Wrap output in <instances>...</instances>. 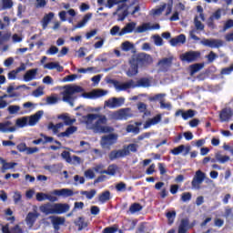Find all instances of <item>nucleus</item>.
Wrapping results in <instances>:
<instances>
[{"label":"nucleus","instance_id":"obj_13","mask_svg":"<svg viewBox=\"0 0 233 233\" xmlns=\"http://www.w3.org/2000/svg\"><path fill=\"white\" fill-rule=\"evenodd\" d=\"M233 112L229 107L223 108L219 113V120L220 123H228L230 119H232Z\"/></svg>","mask_w":233,"mask_h":233},{"label":"nucleus","instance_id":"obj_6","mask_svg":"<svg viewBox=\"0 0 233 233\" xmlns=\"http://www.w3.org/2000/svg\"><path fill=\"white\" fill-rule=\"evenodd\" d=\"M116 143H117V135L111 133L102 137L100 145L102 148L110 150L111 147L116 145Z\"/></svg>","mask_w":233,"mask_h":233},{"label":"nucleus","instance_id":"obj_41","mask_svg":"<svg viewBox=\"0 0 233 233\" xmlns=\"http://www.w3.org/2000/svg\"><path fill=\"white\" fill-rule=\"evenodd\" d=\"M141 210H143V206H141V204L139 203H133L129 207V212L131 214H136V212H141Z\"/></svg>","mask_w":233,"mask_h":233},{"label":"nucleus","instance_id":"obj_42","mask_svg":"<svg viewBox=\"0 0 233 233\" xmlns=\"http://www.w3.org/2000/svg\"><path fill=\"white\" fill-rule=\"evenodd\" d=\"M81 196H86V199H94L97 191L96 189H91L90 191H80Z\"/></svg>","mask_w":233,"mask_h":233},{"label":"nucleus","instance_id":"obj_44","mask_svg":"<svg viewBox=\"0 0 233 233\" xmlns=\"http://www.w3.org/2000/svg\"><path fill=\"white\" fill-rule=\"evenodd\" d=\"M187 227H188V220L187 219H182L180 222V225L178 227V232L177 233H187Z\"/></svg>","mask_w":233,"mask_h":233},{"label":"nucleus","instance_id":"obj_45","mask_svg":"<svg viewBox=\"0 0 233 233\" xmlns=\"http://www.w3.org/2000/svg\"><path fill=\"white\" fill-rule=\"evenodd\" d=\"M14 6V2L12 0H2V9L10 10Z\"/></svg>","mask_w":233,"mask_h":233},{"label":"nucleus","instance_id":"obj_4","mask_svg":"<svg viewBox=\"0 0 233 233\" xmlns=\"http://www.w3.org/2000/svg\"><path fill=\"white\" fill-rule=\"evenodd\" d=\"M106 123H108L106 116L105 115H99L98 119L93 125V130H95V132H98L99 134H110V132H114V128L111 127L103 126L106 125Z\"/></svg>","mask_w":233,"mask_h":233},{"label":"nucleus","instance_id":"obj_46","mask_svg":"<svg viewBox=\"0 0 233 233\" xmlns=\"http://www.w3.org/2000/svg\"><path fill=\"white\" fill-rule=\"evenodd\" d=\"M166 217L167 218L168 225H172L176 219V211H168Z\"/></svg>","mask_w":233,"mask_h":233},{"label":"nucleus","instance_id":"obj_10","mask_svg":"<svg viewBox=\"0 0 233 233\" xmlns=\"http://www.w3.org/2000/svg\"><path fill=\"white\" fill-rule=\"evenodd\" d=\"M205 177H206L205 173H203V171L201 170H198L191 181L192 188H196L197 190H199V188H201V184L203 183V181H205Z\"/></svg>","mask_w":233,"mask_h":233},{"label":"nucleus","instance_id":"obj_34","mask_svg":"<svg viewBox=\"0 0 233 233\" xmlns=\"http://www.w3.org/2000/svg\"><path fill=\"white\" fill-rule=\"evenodd\" d=\"M118 117L120 119H128V117H132V114L130 113V108H123L118 111Z\"/></svg>","mask_w":233,"mask_h":233},{"label":"nucleus","instance_id":"obj_3","mask_svg":"<svg viewBox=\"0 0 233 233\" xmlns=\"http://www.w3.org/2000/svg\"><path fill=\"white\" fill-rule=\"evenodd\" d=\"M59 119H63L64 121L63 125H66V127H67L66 131L59 133L57 135V137H70L72 134H75V132H77V127L72 126L76 122L75 118H71L66 115H61L59 116Z\"/></svg>","mask_w":233,"mask_h":233},{"label":"nucleus","instance_id":"obj_19","mask_svg":"<svg viewBox=\"0 0 233 233\" xmlns=\"http://www.w3.org/2000/svg\"><path fill=\"white\" fill-rule=\"evenodd\" d=\"M0 163L2 165L1 170L3 174H5L6 170H12V168H15V167H17L16 162H6L3 157H0Z\"/></svg>","mask_w":233,"mask_h":233},{"label":"nucleus","instance_id":"obj_8","mask_svg":"<svg viewBox=\"0 0 233 233\" xmlns=\"http://www.w3.org/2000/svg\"><path fill=\"white\" fill-rule=\"evenodd\" d=\"M194 25L196 29L189 31V37L194 41H200L201 38L196 35V30H199V32H203L205 30V25L199 21V16L196 15L194 18Z\"/></svg>","mask_w":233,"mask_h":233},{"label":"nucleus","instance_id":"obj_26","mask_svg":"<svg viewBox=\"0 0 233 233\" xmlns=\"http://www.w3.org/2000/svg\"><path fill=\"white\" fill-rule=\"evenodd\" d=\"M55 14L53 12H49L48 14H46L41 21L43 30H46L48 27V25L50 24V21L54 19Z\"/></svg>","mask_w":233,"mask_h":233},{"label":"nucleus","instance_id":"obj_12","mask_svg":"<svg viewBox=\"0 0 233 233\" xmlns=\"http://www.w3.org/2000/svg\"><path fill=\"white\" fill-rule=\"evenodd\" d=\"M171 154L173 156H179V154H182V156H188L190 154V146H185V145H180L177 147H174L171 151Z\"/></svg>","mask_w":233,"mask_h":233},{"label":"nucleus","instance_id":"obj_62","mask_svg":"<svg viewBox=\"0 0 233 233\" xmlns=\"http://www.w3.org/2000/svg\"><path fill=\"white\" fill-rule=\"evenodd\" d=\"M44 95H45V92L43 91L42 87H38L33 91L34 97H41V96H44Z\"/></svg>","mask_w":233,"mask_h":233},{"label":"nucleus","instance_id":"obj_51","mask_svg":"<svg viewBox=\"0 0 233 233\" xmlns=\"http://www.w3.org/2000/svg\"><path fill=\"white\" fill-rule=\"evenodd\" d=\"M165 8H167V4L162 5L157 9H153V15H161L165 12Z\"/></svg>","mask_w":233,"mask_h":233},{"label":"nucleus","instance_id":"obj_24","mask_svg":"<svg viewBox=\"0 0 233 233\" xmlns=\"http://www.w3.org/2000/svg\"><path fill=\"white\" fill-rule=\"evenodd\" d=\"M25 70H26V66H25V63H22L19 67L9 72L7 77L10 80H14L17 77V74H19V72H25Z\"/></svg>","mask_w":233,"mask_h":233},{"label":"nucleus","instance_id":"obj_59","mask_svg":"<svg viewBox=\"0 0 233 233\" xmlns=\"http://www.w3.org/2000/svg\"><path fill=\"white\" fill-rule=\"evenodd\" d=\"M229 28H233V20L232 19H228V21H226V23L224 24V26H223V32H227V30H229Z\"/></svg>","mask_w":233,"mask_h":233},{"label":"nucleus","instance_id":"obj_63","mask_svg":"<svg viewBox=\"0 0 233 233\" xmlns=\"http://www.w3.org/2000/svg\"><path fill=\"white\" fill-rule=\"evenodd\" d=\"M11 232L12 233H25L23 228H21L20 225H15V227L11 228Z\"/></svg>","mask_w":233,"mask_h":233},{"label":"nucleus","instance_id":"obj_27","mask_svg":"<svg viewBox=\"0 0 233 233\" xmlns=\"http://www.w3.org/2000/svg\"><path fill=\"white\" fill-rule=\"evenodd\" d=\"M112 199V194L110 193L109 190H106L98 195V201L102 205L104 203H106L107 201H110Z\"/></svg>","mask_w":233,"mask_h":233},{"label":"nucleus","instance_id":"obj_21","mask_svg":"<svg viewBox=\"0 0 233 233\" xmlns=\"http://www.w3.org/2000/svg\"><path fill=\"white\" fill-rule=\"evenodd\" d=\"M43 114H45V112L43 110H39L35 115L31 116L28 121L29 127H35V125H37L39 119L43 117Z\"/></svg>","mask_w":233,"mask_h":233},{"label":"nucleus","instance_id":"obj_55","mask_svg":"<svg viewBox=\"0 0 233 233\" xmlns=\"http://www.w3.org/2000/svg\"><path fill=\"white\" fill-rule=\"evenodd\" d=\"M59 52V48L56 46H51L49 49L46 51L47 56H56Z\"/></svg>","mask_w":233,"mask_h":233},{"label":"nucleus","instance_id":"obj_11","mask_svg":"<svg viewBox=\"0 0 233 233\" xmlns=\"http://www.w3.org/2000/svg\"><path fill=\"white\" fill-rule=\"evenodd\" d=\"M200 43L203 46H208V48H220V46H223V41L219 39L203 38Z\"/></svg>","mask_w":233,"mask_h":233},{"label":"nucleus","instance_id":"obj_61","mask_svg":"<svg viewBox=\"0 0 233 233\" xmlns=\"http://www.w3.org/2000/svg\"><path fill=\"white\" fill-rule=\"evenodd\" d=\"M116 189L117 190V192H125V190H127V184H125L124 182H119L118 184H116Z\"/></svg>","mask_w":233,"mask_h":233},{"label":"nucleus","instance_id":"obj_38","mask_svg":"<svg viewBox=\"0 0 233 233\" xmlns=\"http://www.w3.org/2000/svg\"><path fill=\"white\" fill-rule=\"evenodd\" d=\"M136 88L137 86H143L144 88H147L150 86V80L147 77L140 78L137 84H135Z\"/></svg>","mask_w":233,"mask_h":233},{"label":"nucleus","instance_id":"obj_36","mask_svg":"<svg viewBox=\"0 0 233 233\" xmlns=\"http://www.w3.org/2000/svg\"><path fill=\"white\" fill-rule=\"evenodd\" d=\"M117 170V166L116 164H112L107 167V170H103L100 174H107V176H116V172Z\"/></svg>","mask_w":233,"mask_h":233},{"label":"nucleus","instance_id":"obj_57","mask_svg":"<svg viewBox=\"0 0 233 233\" xmlns=\"http://www.w3.org/2000/svg\"><path fill=\"white\" fill-rule=\"evenodd\" d=\"M156 46H163V38L159 36V35H156L153 36Z\"/></svg>","mask_w":233,"mask_h":233},{"label":"nucleus","instance_id":"obj_5","mask_svg":"<svg viewBox=\"0 0 233 233\" xmlns=\"http://www.w3.org/2000/svg\"><path fill=\"white\" fill-rule=\"evenodd\" d=\"M134 28H136V23L131 22L128 23L124 28H122L121 31H119L121 28L119 25H114L110 29L111 35H118L121 37L122 35H125L126 34H132L134 32Z\"/></svg>","mask_w":233,"mask_h":233},{"label":"nucleus","instance_id":"obj_37","mask_svg":"<svg viewBox=\"0 0 233 233\" xmlns=\"http://www.w3.org/2000/svg\"><path fill=\"white\" fill-rule=\"evenodd\" d=\"M75 225L78 227V230H83V228L88 227V223L85 221V218L83 217H79L77 221H75Z\"/></svg>","mask_w":233,"mask_h":233},{"label":"nucleus","instance_id":"obj_9","mask_svg":"<svg viewBox=\"0 0 233 233\" xmlns=\"http://www.w3.org/2000/svg\"><path fill=\"white\" fill-rule=\"evenodd\" d=\"M130 156V152L127 149H115L109 152L108 158L109 161H116V159H122Z\"/></svg>","mask_w":233,"mask_h":233},{"label":"nucleus","instance_id":"obj_56","mask_svg":"<svg viewBox=\"0 0 233 233\" xmlns=\"http://www.w3.org/2000/svg\"><path fill=\"white\" fill-rule=\"evenodd\" d=\"M208 63H214V61H216L218 55H216V53H214V51H210L209 54L206 56Z\"/></svg>","mask_w":233,"mask_h":233},{"label":"nucleus","instance_id":"obj_22","mask_svg":"<svg viewBox=\"0 0 233 233\" xmlns=\"http://www.w3.org/2000/svg\"><path fill=\"white\" fill-rule=\"evenodd\" d=\"M53 194L55 196H63L64 198H72V196H74V191L68 188L55 189Z\"/></svg>","mask_w":233,"mask_h":233},{"label":"nucleus","instance_id":"obj_28","mask_svg":"<svg viewBox=\"0 0 233 233\" xmlns=\"http://www.w3.org/2000/svg\"><path fill=\"white\" fill-rule=\"evenodd\" d=\"M37 76V68L30 69L25 72L24 75V81L25 83H28V81H32L33 79H35V76Z\"/></svg>","mask_w":233,"mask_h":233},{"label":"nucleus","instance_id":"obj_39","mask_svg":"<svg viewBox=\"0 0 233 233\" xmlns=\"http://www.w3.org/2000/svg\"><path fill=\"white\" fill-rule=\"evenodd\" d=\"M205 66V64H193L189 66L190 68V74L191 76H194V74H198L199 70H201Z\"/></svg>","mask_w":233,"mask_h":233},{"label":"nucleus","instance_id":"obj_32","mask_svg":"<svg viewBox=\"0 0 233 233\" xmlns=\"http://www.w3.org/2000/svg\"><path fill=\"white\" fill-rule=\"evenodd\" d=\"M41 212L48 216L49 214H55L54 205L47 203L40 207Z\"/></svg>","mask_w":233,"mask_h":233},{"label":"nucleus","instance_id":"obj_54","mask_svg":"<svg viewBox=\"0 0 233 233\" xmlns=\"http://www.w3.org/2000/svg\"><path fill=\"white\" fill-rule=\"evenodd\" d=\"M137 144H129L127 145V147H124L123 150H127L129 153L130 152H137Z\"/></svg>","mask_w":233,"mask_h":233},{"label":"nucleus","instance_id":"obj_14","mask_svg":"<svg viewBox=\"0 0 233 233\" xmlns=\"http://www.w3.org/2000/svg\"><path fill=\"white\" fill-rule=\"evenodd\" d=\"M159 28H161V25L159 24L150 25V23H144L137 27V32L138 34H143L147 32V30H159Z\"/></svg>","mask_w":233,"mask_h":233},{"label":"nucleus","instance_id":"obj_23","mask_svg":"<svg viewBox=\"0 0 233 233\" xmlns=\"http://www.w3.org/2000/svg\"><path fill=\"white\" fill-rule=\"evenodd\" d=\"M115 86L116 90H119L121 92V91L128 90V88H136V84L134 80H129L126 83L115 85Z\"/></svg>","mask_w":233,"mask_h":233},{"label":"nucleus","instance_id":"obj_31","mask_svg":"<svg viewBox=\"0 0 233 233\" xmlns=\"http://www.w3.org/2000/svg\"><path fill=\"white\" fill-rule=\"evenodd\" d=\"M92 19V13H87L84 15L83 19L75 25V29L83 28L89 20Z\"/></svg>","mask_w":233,"mask_h":233},{"label":"nucleus","instance_id":"obj_15","mask_svg":"<svg viewBox=\"0 0 233 233\" xmlns=\"http://www.w3.org/2000/svg\"><path fill=\"white\" fill-rule=\"evenodd\" d=\"M125 104V98L113 97L106 101V105L108 108H119Z\"/></svg>","mask_w":233,"mask_h":233},{"label":"nucleus","instance_id":"obj_2","mask_svg":"<svg viewBox=\"0 0 233 233\" xmlns=\"http://www.w3.org/2000/svg\"><path fill=\"white\" fill-rule=\"evenodd\" d=\"M81 92H85V89L80 86H66L65 90L61 93L63 96L62 101L69 105H74V101H76L74 94H79Z\"/></svg>","mask_w":233,"mask_h":233},{"label":"nucleus","instance_id":"obj_29","mask_svg":"<svg viewBox=\"0 0 233 233\" xmlns=\"http://www.w3.org/2000/svg\"><path fill=\"white\" fill-rule=\"evenodd\" d=\"M10 125H12L10 121L0 122V132H15V127H10Z\"/></svg>","mask_w":233,"mask_h":233},{"label":"nucleus","instance_id":"obj_33","mask_svg":"<svg viewBox=\"0 0 233 233\" xmlns=\"http://www.w3.org/2000/svg\"><path fill=\"white\" fill-rule=\"evenodd\" d=\"M65 124L63 122L57 123L55 125L54 123L50 122L47 126L48 130H52L53 133L57 134L59 132V128H63Z\"/></svg>","mask_w":233,"mask_h":233},{"label":"nucleus","instance_id":"obj_49","mask_svg":"<svg viewBox=\"0 0 233 233\" xmlns=\"http://www.w3.org/2000/svg\"><path fill=\"white\" fill-rule=\"evenodd\" d=\"M16 125L20 128H23V127H26V125H28V118H26V116H24L22 118H18L16 120Z\"/></svg>","mask_w":233,"mask_h":233},{"label":"nucleus","instance_id":"obj_35","mask_svg":"<svg viewBox=\"0 0 233 233\" xmlns=\"http://www.w3.org/2000/svg\"><path fill=\"white\" fill-rule=\"evenodd\" d=\"M157 65L161 68H168L169 66H172V58H170V57L163 58L158 61Z\"/></svg>","mask_w":233,"mask_h":233},{"label":"nucleus","instance_id":"obj_47","mask_svg":"<svg viewBox=\"0 0 233 233\" xmlns=\"http://www.w3.org/2000/svg\"><path fill=\"white\" fill-rule=\"evenodd\" d=\"M194 116H196V111L189 109L187 111H183L182 113V117L183 119L187 120L189 119L190 117H194Z\"/></svg>","mask_w":233,"mask_h":233},{"label":"nucleus","instance_id":"obj_52","mask_svg":"<svg viewBox=\"0 0 233 233\" xmlns=\"http://www.w3.org/2000/svg\"><path fill=\"white\" fill-rule=\"evenodd\" d=\"M223 12V9H218L216 10L212 15L210 16L211 18H213L216 21H219V19H221V14Z\"/></svg>","mask_w":233,"mask_h":233},{"label":"nucleus","instance_id":"obj_16","mask_svg":"<svg viewBox=\"0 0 233 233\" xmlns=\"http://www.w3.org/2000/svg\"><path fill=\"white\" fill-rule=\"evenodd\" d=\"M61 157H63V159H65V161L69 164L81 163V157L77 156H73V157H71L70 152L66 150L61 153Z\"/></svg>","mask_w":233,"mask_h":233},{"label":"nucleus","instance_id":"obj_7","mask_svg":"<svg viewBox=\"0 0 233 233\" xmlns=\"http://www.w3.org/2000/svg\"><path fill=\"white\" fill-rule=\"evenodd\" d=\"M201 57V53L199 51H187L180 55V59L184 63H195Z\"/></svg>","mask_w":233,"mask_h":233},{"label":"nucleus","instance_id":"obj_18","mask_svg":"<svg viewBox=\"0 0 233 233\" xmlns=\"http://www.w3.org/2000/svg\"><path fill=\"white\" fill-rule=\"evenodd\" d=\"M49 219H51V223L55 228V230H59L60 225H65L66 218L63 217H56L50 216Z\"/></svg>","mask_w":233,"mask_h":233},{"label":"nucleus","instance_id":"obj_43","mask_svg":"<svg viewBox=\"0 0 233 233\" xmlns=\"http://www.w3.org/2000/svg\"><path fill=\"white\" fill-rule=\"evenodd\" d=\"M98 117H99L98 114H88L83 116V118L86 119V125H91L92 121L97 119Z\"/></svg>","mask_w":233,"mask_h":233},{"label":"nucleus","instance_id":"obj_25","mask_svg":"<svg viewBox=\"0 0 233 233\" xmlns=\"http://www.w3.org/2000/svg\"><path fill=\"white\" fill-rule=\"evenodd\" d=\"M171 46H177V45H185V43H187V36L183 34L177 35L175 38H171V40L169 41Z\"/></svg>","mask_w":233,"mask_h":233},{"label":"nucleus","instance_id":"obj_17","mask_svg":"<svg viewBox=\"0 0 233 233\" xmlns=\"http://www.w3.org/2000/svg\"><path fill=\"white\" fill-rule=\"evenodd\" d=\"M55 214H65L70 210V205L56 203L54 204Z\"/></svg>","mask_w":233,"mask_h":233},{"label":"nucleus","instance_id":"obj_20","mask_svg":"<svg viewBox=\"0 0 233 233\" xmlns=\"http://www.w3.org/2000/svg\"><path fill=\"white\" fill-rule=\"evenodd\" d=\"M39 218V213L37 212H29L25 218V223L28 227H34L35 221Z\"/></svg>","mask_w":233,"mask_h":233},{"label":"nucleus","instance_id":"obj_40","mask_svg":"<svg viewBox=\"0 0 233 233\" xmlns=\"http://www.w3.org/2000/svg\"><path fill=\"white\" fill-rule=\"evenodd\" d=\"M215 157L218 163L225 164L230 161V157L228 156H222L220 153H216Z\"/></svg>","mask_w":233,"mask_h":233},{"label":"nucleus","instance_id":"obj_50","mask_svg":"<svg viewBox=\"0 0 233 233\" xmlns=\"http://www.w3.org/2000/svg\"><path fill=\"white\" fill-rule=\"evenodd\" d=\"M127 133H131L132 132V134L137 135V134H139V127H136L134 125H128L127 127Z\"/></svg>","mask_w":233,"mask_h":233},{"label":"nucleus","instance_id":"obj_30","mask_svg":"<svg viewBox=\"0 0 233 233\" xmlns=\"http://www.w3.org/2000/svg\"><path fill=\"white\" fill-rule=\"evenodd\" d=\"M160 121H161V115H157L153 118L146 121V123L144 124V128L145 129L150 128L152 125H157V123H159Z\"/></svg>","mask_w":233,"mask_h":233},{"label":"nucleus","instance_id":"obj_60","mask_svg":"<svg viewBox=\"0 0 233 233\" xmlns=\"http://www.w3.org/2000/svg\"><path fill=\"white\" fill-rule=\"evenodd\" d=\"M21 110V106H9L8 112L9 114H17Z\"/></svg>","mask_w":233,"mask_h":233},{"label":"nucleus","instance_id":"obj_64","mask_svg":"<svg viewBox=\"0 0 233 233\" xmlns=\"http://www.w3.org/2000/svg\"><path fill=\"white\" fill-rule=\"evenodd\" d=\"M116 232H117V228L116 227L105 228L103 230V233H116Z\"/></svg>","mask_w":233,"mask_h":233},{"label":"nucleus","instance_id":"obj_1","mask_svg":"<svg viewBox=\"0 0 233 233\" xmlns=\"http://www.w3.org/2000/svg\"><path fill=\"white\" fill-rule=\"evenodd\" d=\"M152 63H154V58L147 53L133 55L129 59V68L127 72V76H128V77H134V76L139 74V67L143 68V66H148L152 65Z\"/></svg>","mask_w":233,"mask_h":233},{"label":"nucleus","instance_id":"obj_53","mask_svg":"<svg viewBox=\"0 0 233 233\" xmlns=\"http://www.w3.org/2000/svg\"><path fill=\"white\" fill-rule=\"evenodd\" d=\"M190 199H192V193L190 192H184L181 195V200L184 203H187V201H190Z\"/></svg>","mask_w":233,"mask_h":233},{"label":"nucleus","instance_id":"obj_58","mask_svg":"<svg viewBox=\"0 0 233 233\" xmlns=\"http://www.w3.org/2000/svg\"><path fill=\"white\" fill-rule=\"evenodd\" d=\"M137 108H138L139 112L144 114V116H147V104L140 102L137 105Z\"/></svg>","mask_w":233,"mask_h":233},{"label":"nucleus","instance_id":"obj_48","mask_svg":"<svg viewBox=\"0 0 233 233\" xmlns=\"http://www.w3.org/2000/svg\"><path fill=\"white\" fill-rule=\"evenodd\" d=\"M121 46H122V50L124 52H130V50H132V48H134V44H132L128 41H126V42L122 43Z\"/></svg>","mask_w":233,"mask_h":233}]
</instances>
